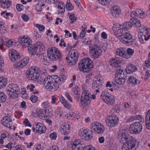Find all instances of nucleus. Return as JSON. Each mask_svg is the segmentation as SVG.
<instances>
[{
  "mask_svg": "<svg viewBox=\"0 0 150 150\" xmlns=\"http://www.w3.org/2000/svg\"><path fill=\"white\" fill-rule=\"evenodd\" d=\"M112 28L114 34L121 42L127 45L133 44L135 40L133 39L132 35L129 31L124 29L122 25L114 24Z\"/></svg>",
  "mask_w": 150,
  "mask_h": 150,
  "instance_id": "obj_1",
  "label": "nucleus"
},
{
  "mask_svg": "<svg viewBox=\"0 0 150 150\" xmlns=\"http://www.w3.org/2000/svg\"><path fill=\"white\" fill-rule=\"evenodd\" d=\"M119 140L123 144L122 150H135L136 141L133 137L126 133L119 134Z\"/></svg>",
  "mask_w": 150,
  "mask_h": 150,
  "instance_id": "obj_2",
  "label": "nucleus"
},
{
  "mask_svg": "<svg viewBox=\"0 0 150 150\" xmlns=\"http://www.w3.org/2000/svg\"><path fill=\"white\" fill-rule=\"evenodd\" d=\"M93 61L89 58L82 59L79 64V70L83 72H88L93 67Z\"/></svg>",
  "mask_w": 150,
  "mask_h": 150,
  "instance_id": "obj_3",
  "label": "nucleus"
},
{
  "mask_svg": "<svg viewBox=\"0 0 150 150\" xmlns=\"http://www.w3.org/2000/svg\"><path fill=\"white\" fill-rule=\"evenodd\" d=\"M6 90L9 96L11 98L15 99L18 97L20 89L16 84L12 83L7 87Z\"/></svg>",
  "mask_w": 150,
  "mask_h": 150,
  "instance_id": "obj_4",
  "label": "nucleus"
},
{
  "mask_svg": "<svg viewBox=\"0 0 150 150\" xmlns=\"http://www.w3.org/2000/svg\"><path fill=\"white\" fill-rule=\"evenodd\" d=\"M83 91L81 98L80 103L83 108L86 106L91 103V94L90 92L82 87Z\"/></svg>",
  "mask_w": 150,
  "mask_h": 150,
  "instance_id": "obj_5",
  "label": "nucleus"
},
{
  "mask_svg": "<svg viewBox=\"0 0 150 150\" xmlns=\"http://www.w3.org/2000/svg\"><path fill=\"white\" fill-rule=\"evenodd\" d=\"M39 69L37 67H33L29 68L26 72L27 78L29 80H36L39 76Z\"/></svg>",
  "mask_w": 150,
  "mask_h": 150,
  "instance_id": "obj_6",
  "label": "nucleus"
},
{
  "mask_svg": "<svg viewBox=\"0 0 150 150\" xmlns=\"http://www.w3.org/2000/svg\"><path fill=\"white\" fill-rule=\"evenodd\" d=\"M79 55L77 50H72L70 51L66 59L67 60L68 64L70 65L74 64L77 61Z\"/></svg>",
  "mask_w": 150,
  "mask_h": 150,
  "instance_id": "obj_7",
  "label": "nucleus"
},
{
  "mask_svg": "<svg viewBox=\"0 0 150 150\" xmlns=\"http://www.w3.org/2000/svg\"><path fill=\"white\" fill-rule=\"evenodd\" d=\"M78 133L81 139L86 141L90 140L93 137V132L89 129H81Z\"/></svg>",
  "mask_w": 150,
  "mask_h": 150,
  "instance_id": "obj_8",
  "label": "nucleus"
},
{
  "mask_svg": "<svg viewBox=\"0 0 150 150\" xmlns=\"http://www.w3.org/2000/svg\"><path fill=\"white\" fill-rule=\"evenodd\" d=\"M89 51L91 55L95 59L98 58L102 53L100 47L96 45H91L89 47Z\"/></svg>",
  "mask_w": 150,
  "mask_h": 150,
  "instance_id": "obj_9",
  "label": "nucleus"
},
{
  "mask_svg": "<svg viewBox=\"0 0 150 150\" xmlns=\"http://www.w3.org/2000/svg\"><path fill=\"white\" fill-rule=\"evenodd\" d=\"M28 47V50L31 54H35L36 50L38 48L40 52H43L45 51V46L43 44L40 42H38L35 44H30Z\"/></svg>",
  "mask_w": 150,
  "mask_h": 150,
  "instance_id": "obj_10",
  "label": "nucleus"
},
{
  "mask_svg": "<svg viewBox=\"0 0 150 150\" xmlns=\"http://www.w3.org/2000/svg\"><path fill=\"white\" fill-rule=\"evenodd\" d=\"M142 129V126L139 122H136L132 123L129 128V132L133 134H136L139 133Z\"/></svg>",
  "mask_w": 150,
  "mask_h": 150,
  "instance_id": "obj_11",
  "label": "nucleus"
},
{
  "mask_svg": "<svg viewBox=\"0 0 150 150\" xmlns=\"http://www.w3.org/2000/svg\"><path fill=\"white\" fill-rule=\"evenodd\" d=\"M118 117L115 115L107 116L105 120L106 125L110 127L116 126L119 122Z\"/></svg>",
  "mask_w": 150,
  "mask_h": 150,
  "instance_id": "obj_12",
  "label": "nucleus"
},
{
  "mask_svg": "<svg viewBox=\"0 0 150 150\" xmlns=\"http://www.w3.org/2000/svg\"><path fill=\"white\" fill-rule=\"evenodd\" d=\"M91 128L97 134L103 133L105 130V127L103 125L98 122H95L92 123Z\"/></svg>",
  "mask_w": 150,
  "mask_h": 150,
  "instance_id": "obj_13",
  "label": "nucleus"
},
{
  "mask_svg": "<svg viewBox=\"0 0 150 150\" xmlns=\"http://www.w3.org/2000/svg\"><path fill=\"white\" fill-rule=\"evenodd\" d=\"M32 130L33 132H36L41 134L46 132V128L42 124L38 122L33 125Z\"/></svg>",
  "mask_w": 150,
  "mask_h": 150,
  "instance_id": "obj_14",
  "label": "nucleus"
},
{
  "mask_svg": "<svg viewBox=\"0 0 150 150\" xmlns=\"http://www.w3.org/2000/svg\"><path fill=\"white\" fill-rule=\"evenodd\" d=\"M56 77H57L56 78L53 79L52 80V81L50 83V85H49L48 88H46L47 89H49V91H54L57 89L59 87L58 83L59 82L61 81V79L59 77H58L56 75Z\"/></svg>",
  "mask_w": 150,
  "mask_h": 150,
  "instance_id": "obj_15",
  "label": "nucleus"
},
{
  "mask_svg": "<svg viewBox=\"0 0 150 150\" xmlns=\"http://www.w3.org/2000/svg\"><path fill=\"white\" fill-rule=\"evenodd\" d=\"M9 56L10 59L14 62L20 58V56L18 53L14 49L10 50L9 51Z\"/></svg>",
  "mask_w": 150,
  "mask_h": 150,
  "instance_id": "obj_16",
  "label": "nucleus"
},
{
  "mask_svg": "<svg viewBox=\"0 0 150 150\" xmlns=\"http://www.w3.org/2000/svg\"><path fill=\"white\" fill-rule=\"evenodd\" d=\"M103 79L102 77H98L96 78V79L93 81L92 83V88L94 89L96 88L100 89L103 85Z\"/></svg>",
  "mask_w": 150,
  "mask_h": 150,
  "instance_id": "obj_17",
  "label": "nucleus"
},
{
  "mask_svg": "<svg viewBox=\"0 0 150 150\" xmlns=\"http://www.w3.org/2000/svg\"><path fill=\"white\" fill-rule=\"evenodd\" d=\"M71 126L69 124H67L61 126L60 130L61 133L65 135H67L70 132Z\"/></svg>",
  "mask_w": 150,
  "mask_h": 150,
  "instance_id": "obj_18",
  "label": "nucleus"
},
{
  "mask_svg": "<svg viewBox=\"0 0 150 150\" xmlns=\"http://www.w3.org/2000/svg\"><path fill=\"white\" fill-rule=\"evenodd\" d=\"M19 42L24 47H28L30 45L31 40L28 38H25L24 36L20 37L18 38Z\"/></svg>",
  "mask_w": 150,
  "mask_h": 150,
  "instance_id": "obj_19",
  "label": "nucleus"
},
{
  "mask_svg": "<svg viewBox=\"0 0 150 150\" xmlns=\"http://www.w3.org/2000/svg\"><path fill=\"white\" fill-rule=\"evenodd\" d=\"M11 116L9 115L3 117L1 120L3 125L8 128L11 129V126L10 123L12 122L11 119L10 118Z\"/></svg>",
  "mask_w": 150,
  "mask_h": 150,
  "instance_id": "obj_20",
  "label": "nucleus"
},
{
  "mask_svg": "<svg viewBox=\"0 0 150 150\" xmlns=\"http://www.w3.org/2000/svg\"><path fill=\"white\" fill-rule=\"evenodd\" d=\"M121 60L118 57H115L114 58H111L110 59L109 62L111 65L115 67H120Z\"/></svg>",
  "mask_w": 150,
  "mask_h": 150,
  "instance_id": "obj_21",
  "label": "nucleus"
},
{
  "mask_svg": "<svg viewBox=\"0 0 150 150\" xmlns=\"http://www.w3.org/2000/svg\"><path fill=\"white\" fill-rule=\"evenodd\" d=\"M110 13L112 16L114 18L118 17L121 13V11L119 7L117 6L113 7L111 10Z\"/></svg>",
  "mask_w": 150,
  "mask_h": 150,
  "instance_id": "obj_22",
  "label": "nucleus"
},
{
  "mask_svg": "<svg viewBox=\"0 0 150 150\" xmlns=\"http://www.w3.org/2000/svg\"><path fill=\"white\" fill-rule=\"evenodd\" d=\"M57 49V48L55 47H52L48 49L47 51V56L49 59L51 60L52 58H54L53 57Z\"/></svg>",
  "mask_w": 150,
  "mask_h": 150,
  "instance_id": "obj_23",
  "label": "nucleus"
},
{
  "mask_svg": "<svg viewBox=\"0 0 150 150\" xmlns=\"http://www.w3.org/2000/svg\"><path fill=\"white\" fill-rule=\"evenodd\" d=\"M127 82L129 84L136 86L139 84L140 81L136 77L130 76L128 78Z\"/></svg>",
  "mask_w": 150,
  "mask_h": 150,
  "instance_id": "obj_24",
  "label": "nucleus"
},
{
  "mask_svg": "<svg viewBox=\"0 0 150 150\" xmlns=\"http://www.w3.org/2000/svg\"><path fill=\"white\" fill-rule=\"evenodd\" d=\"M103 98V100L108 105H111L114 104L115 99L113 96L108 94V96Z\"/></svg>",
  "mask_w": 150,
  "mask_h": 150,
  "instance_id": "obj_25",
  "label": "nucleus"
},
{
  "mask_svg": "<svg viewBox=\"0 0 150 150\" xmlns=\"http://www.w3.org/2000/svg\"><path fill=\"white\" fill-rule=\"evenodd\" d=\"M118 76L120 79L122 78L125 80L127 79V73L124 70L119 69L117 70V73L115 74V76Z\"/></svg>",
  "mask_w": 150,
  "mask_h": 150,
  "instance_id": "obj_26",
  "label": "nucleus"
},
{
  "mask_svg": "<svg viewBox=\"0 0 150 150\" xmlns=\"http://www.w3.org/2000/svg\"><path fill=\"white\" fill-rule=\"evenodd\" d=\"M126 49L124 47L118 49L116 52V54L120 57L126 59Z\"/></svg>",
  "mask_w": 150,
  "mask_h": 150,
  "instance_id": "obj_27",
  "label": "nucleus"
},
{
  "mask_svg": "<svg viewBox=\"0 0 150 150\" xmlns=\"http://www.w3.org/2000/svg\"><path fill=\"white\" fill-rule=\"evenodd\" d=\"M145 123L146 128L150 130V110H148L146 113Z\"/></svg>",
  "mask_w": 150,
  "mask_h": 150,
  "instance_id": "obj_28",
  "label": "nucleus"
},
{
  "mask_svg": "<svg viewBox=\"0 0 150 150\" xmlns=\"http://www.w3.org/2000/svg\"><path fill=\"white\" fill-rule=\"evenodd\" d=\"M137 68L136 67L132 64H128L126 68L127 73L132 74L136 71Z\"/></svg>",
  "mask_w": 150,
  "mask_h": 150,
  "instance_id": "obj_29",
  "label": "nucleus"
},
{
  "mask_svg": "<svg viewBox=\"0 0 150 150\" xmlns=\"http://www.w3.org/2000/svg\"><path fill=\"white\" fill-rule=\"evenodd\" d=\"M1 2V6L5 8H8L12 5V2L10 0H0Z\"/></svg>",
  "mask_w": 150,
  "mask_h": 150,
  "instance_id": "obj_30",
  "label": "nucleus"
},
{
  "mask_svg": "<svg viewBox=\"0 0 150 150\" xmlns=\"http://www.w3.org/2000/svg\"><path fill=\"white\" fill-rule=\"evenodd\" d=\"M138 120L141 122H144V119L143 117L140 115H136L133 116L127 119L128 122H130L134 120Z\"/></svg>",
  "mask_w": 150,
  "mask_h": 150,
  "instance_id": "obj_31",
  "label": "nucleus"
},
{
  "mask_svg": "<svg viewBox=\"0 0 150 150\" xmlns=\"http://www.w3.org/2000/svg\"><path fill=\"white\" fill-rule=\"evenodd\" d=\"M138 37L141 42L143 43L144 42V40H147L150 38V35L146 36L145 35H143L142 32H139L138 34Z\"/></svg>",
  "mask_w": 150,
  "mask_h": 150,
  "instance_id": "obj_32",
  "label": "nucleus"
},
{
  "mask_svg": "<svg viewBox=\"0 0 150 150\" xmlns=\"http://www.w3.org/2000/svg\"><path fill=\"white\" fill-rule=\"evenodd\" d=\"M54 56L53 57V58H52L51 61H57L58 62H60L61 60L62 55L61 53L58 49L56 52V53H55V54H54Z\"/></svg>",
  "mask_w": 150,
  "mask_h": 150,
  "instance_id": "obj_33",
  "label": "nucleus"
},
{
  "mask_svg": "<svg viewBox=\"0 0 150 150\" xmlns=\"http://www.w3.org/2000/svg\"><path fill=\"white\" fill-rule=\"evenodd\" d=\"M29 60V58L28 57H26L23 59L21 61L19 62L17 64L18 67H23L26 66L28 63Z\"/></svg>",
  "mask_w": 150,
  "mask_h": 150,
  "instance_id": "obj_34",
  "label": "nucleus"
},
{
  "mask_svg": "<svg viewBox=\"0 0 150 150\" xmlns=\"http://www.w3.org/2000/svg\"><path fill=\"white\" fill-rule=\"evenodd\" d=\"M131 22L132 23V25L136 27H139L140 30H142V26L139 20L136 18H134L133 19H130Z\"/></svg>",
  "mask_w": 150,
  "mask_h": 150,
  "instance_id": "obj_35",
  "label": "nucleus"
},
{
  "mask_svg": "<svg viewBox=\"0 0 150 150\" xmlns=\"http://www.w3.org/2000/svg\"><path fill=\"white\" fill-rule=\"evenodd\" d=\"M52 78L50 76L49 77L47 76L45 78L43 82V83L46 88H48L49 85H50V83L52 81Z\"/></svg>",
  "mask_w": 150,
  "mask_h": 150,
  "instance_id": "obj_36",
  "label": "nucleus"
},
{
  "mask_svg": "<svg viewBox=\"0 0 150 150\" xmlns=\"http://www.w3.org/2000/svg\"><path fill=\"white\" fill-rule=\"evenodd\" d=\"M7 82V80L4 77H0V89L5 87Z\"/></svg>",
  "mask_w": 150,
  "mask_h": 150,
  "instance_id": "obj_37",
  "label": "nucleus"
},
{
  "mask_svg": "<svg viewBox=\"0 0 150 150\" xmlns=\"http://www.w3.org/2000/svg\"><path fill=\"white\" fill-rule=\"evenodd\" d=\"M132 23L131 19L129 21L125 22L123 23V27L126 30L131 29L132 27Z\"/></svg>",
  "mask_w": 150,
  "mask_h": 150,
  "instance_id": "obj_38",
  "label": "nucleus"
},
{
  "mask_svg": "<svg viewBox=\"0 0 150 150\" xmlns=\"http://www.w3.org/2000/svg\"><path fill=\"white\" fill-rule=\"evenodd\" d=\"M134 52L133 50L131 48H128L126 49V59H129L133 55Z\"/></svg>",
  "mask_w": 150,
  "mask_h": 150,
  "instance_id": "obj_39",
  "label": "nucleus"
},
{
  "mask_svg": "<svg viewBox=\"0 0 150 150\" xmlns=\"http://www.w3.org/2000/svg\"><path fill=\"white\" fill-rule=\"evenodd\" d=\"M115 81L116 83L120 85H122L124 83L125 81V79L118 77V76H115Z\"/></svg>",
  "mask_w": 150,
  "mask_h": 150,
  "instance_id": "obj_40",
  "label": "nucleus"
},
{
  "mask_svg": "<svg viewBox=\"0 0 150 150\" xmlns=\"http://www.w3.org/2000/svg\"><path fill=\"white\" fill-rule=\"evenodd\" d=\"M66 7L68 11L72 10L74 8V7L71 3H70V1L68 0L67 1L66 5Z\"/></svg>",
  "mask_w": 150,
  "mask_h": 150,
  "instance_id": "obj_41",
  "label": "nucleus"
},
{
  "mask_svg": "<svg viewBox=\"0 0 150 150\" xmlns=\"http://www.w3.org/2000/svg\"><path fill=\"white\" fill-rule=\"evenodd\" d=\"M6 100V96L3 92H0V103H4Z\"/></svg>",
  "mask_w": 150,
  "mask_h": 150,
  "instance_id": "obj_42",
  "label": "nucleus"
},
{
  "mask_svg": "<svg viewBox=\"0 0 150 150\" xmlns=\"http://www.w3.org/2000/svg\"><path fill=\"white\" fill-rule=\"evenodd\" d=\"M68 15L69 17V19L71 21V23H73L74 22L76 21L77 20V17L75 16V14L74 13L71 14L69 13H68Z\"/></svg>",
  "mask_w": 150,
  "mask_h": 150,
  "instance_id": "obj_43",
  "label": "nucleus"
},
{
  "mask_svg": "<svg viewBox=\"0 0 150 150\" xmlns=\"http://www.w3.org/2000/svg\"><path fill=\"white\" fill-rule=\"evenodd\" d=\"M1 15L3 16L6 18H7V17L10 16L11 17H13V14L11 13H6V11H5L2 12L1 13Z\"/></svg>",
  "mask_w": 150,
  "mask_h": 150,
  "instance_id": "obj_44",
  "label": "nucleus"
},
{
  "mask_svg": "<svg viewBox=\"0 0 150 150\" xmlns=\"http://www.w3.org/2000/svg\"><path fill=\"white\" fill-rule=\"evenodd\" d=\"M33 113H34L33 114V115H34L35 116H37L38 115H39V114L44 113V111L42 109H40L38 110V109H36L33 110Z\"/></svg>",
  "mask_w": 150,
  "mask_h": 150,
  "instance_id": "obj_45",
  "label": "nucleus"
},
{
  "mask_svg": "<svg viewBox=\"0 0 150 150\" xmlns=\"http://www.w3.org/2000/svg\"><path fill=\"white\" fill-rule=\"evenodd\" d=\"M82 142L80 139H76L74 141L72 145L75 146H83Z\"/></svg>",
  "mask_w": 150,
  "mask_h": 150,
  "instance_id": "obj_46",
  "label": "nucleus"
},
{
  "mask_svg": "<svg viewBox=\"0 0 150 150\" xmlns=\"http://www.w3.org/2000/svg\"><path fill=\"white\" fill-rule=\"evenodd\" d=\"M61 103L64 107L67 108H69L70 106L68 103L63 97H62V99Z\"/></svg>",
  "mask_w": 150,
  "mask_h": 150,
  "instance_id": "obj_47",
  "label": "nucleus"
},
{
  "mask_svg": "<svg viewBox=\"0 0 150 150\" xmlns=\"http://www.w3.org/2000/svg\"><path fill=\"white\" fill-rule=\"evenodd\" d=\"M58 8L59 9V10L58 12V13H63L65 11V6H64V5L61 6L60 4H59L58 6Z\"/></svg>",
  "mask_w": 150,
  "mask_h": 150,
  "instance_id": "obj_48",
  "label": "nucleus"
},
{
  "mask_svg": "<svg viewBox=\"0 0 150 150\" xmlns=\"http://www.w3.org/2000/svg\"><path fill=\"white\" fill-rule=\"evenodd\" d=\"M120 108L118 105H116L113 107V109L111 110V112L113 113L116 112L118 113L120 111Z\"/></svg>",
  "mask_w": 150,
  "mask_h": 150,
  "instance_id": "obj_49",
  "label": "nucleus"
},
{
  "mask_svg": "<svg viewBox=\"0 0 150 150\" xmlns=\"http://www.w3.org/2000/svg\"><path fill=\"white\" fill-rule=\"evenodd\" d=\"M72 91L73 93L76 95H79L80 93V92L79 90L78 86L77 85L75 86V88H73Z\"/></svg>",
  "mask_w": 150,
  "mask_h": 150,
  "instance_id": "obj_50",
  "label": "nucleus"
},
{
  "mask_svg": "<svg viewBox=\"0 0 150 150\" xmlns=\"http://www.w3.org/2000/svg\"><path fill=\"white\" fill-rule=\"evenodd\" d=\"M15 150H26L25 147L22 145H18L14 147Z\"/></svg>",
  "mask_w": 150,
  "mask_h": 150,
  "instance_id": "obj_51",
  "label": "nucleus"
},
{
  "mask_svg": "<svg viewBox=\"0 0 150 150\" xmlns=\"http://www.w3.org/2000/svg\"><path fill=\"white\" fill-rule=\"evenodd\" d=\"M43 59L42 61V63L43 64L45 65H47V64L49 63L50 61H51V59H49L48 58V57H45L43 56Z\"/></svg>",
  "mask_w": 150,
  "mask_h": 150,
  "instance_id": "obj_52",
  "label": "nucleus"
},
{
  "mask_svg": "<svg viewBox=\"0 0 150 150\" xmlns=\"http://www.w3.org/2000/svg\"><path fill=\"white\" fill-rule=\"evenodd\" d=\"M83 150H95L94 148L92 146L89 145L85 146L83 147Z\"/></svg>",
  "mask_w": 150,
  "mask_h": 150,
  "instance_id": "obj_53",
  "label": "nucleus"
},
{
  "mask_svg": "<svg viewBox=\"0 0 150 150\" xmlns=\"http://www.w3.org/2000/svg\"><path fill=\"white\" fill-rule=\"evenodd\" d=\"M38 98L37 96L32 95L30 98V100L32 102L35 103L38 100Z\"/></svg>",
  "mask_w": 150,
  "mask_h": 150,
  "instance_id": "obj_54",
  "label": "nucleus"
},
{
  "mask_svg": "<svg viewBox=\"0 0 150 150\" xmlns=\"http://www.w3.org/2000/svg\"><path fill=\"white\" fill-rule=\"evenodd\" d=\"M108 94H109L107 90H105L103 91L101 93L100 96L102 99L103 100V98H105L106 96H108Z\"/></svg>",
  "mask_w": 150,
  "mask_h": 150,
  "instance_id": "obj_55",
  "label": "nucleus"
},
{
  "mask_svg": "<svg viewBox=\"0 0 150 150\" xmlns=\"http://www.w3.org/2000/svg\"><path fill=\"white\" fill-rule=\"evenodd\" d=\"M83 146L72 145V150H82Z\"/></svg>",
  "mask_w": 150,
  "mask_h": 150,
  "instance_id": "obj_56",
  "label": "nucleus"
},
{
  "mask_svg": "<svg viewBox=\"0 0 150 150\" xmlns=\"http://www.w3.org/2000/svg\"><path fill=\"white\" fill-rule=\"evenodd\" d=\"M16 7L17 10L19 11L23 10L24 9L23 6L20 4H17L16 6Z\"/></svg>",
  "mask_w": 150,
  "mask_h": 150,
  "instance_id": "obj_57",
  "label": "nucleus"
},
{
  "mask_svg": "<svg viewBox=\"0 0 150 150\" xmlns=\"http://www.w3.org/2000/svg\"><path fill=\"white\" fill-rule=\"evenodd\" d=\"M6 46L7 47H10L13 45H15L14 44L13 42L11 40H8L6 43Z\"/></svg>",
  "mask_w": 150,
  "mask_h": 150,
  "instance_id": "obj_58",
  "label": "nucleus"
},
{
  "mask_svg": "<svg viewBox=\"0 0 150 150\" xmlns=\"http://www.w3.org/2000/svg\"><path fill=\"white\" fill-rule=\"evenodd\" d=\"M86 29V28H84L83 29H82L80 33V38H83L85 37L86 33L85 31Z\"/></svg>",
  "mask_w": 150,
  "mask_h": 150,
  "instance_id": "obj_59",
  "label": "nucleus"
},
{
  "mask_svg": "<svg viewBox=\"0 0 150 150\" xmlns=\"http://www.w3.org/2000/svg\"><path fill=\"white\" fill-rule=\"evenodd\" d=\"M67 115V117L68 119L74 120V119L75 118V114L74 113H69V115Z\"/></svg>",
  "mask_w": 150,
  "mask_h": 150,
  "instance_id": "obj_60",
  "label": "nucleus"
},
{
  "mask_svg": "<svg viewBox=\"0 0 150 150\" xmlns=\"http://www.w3.org/2000/svg\"><path fill=\"white\" fill-rule=\"evenodd\" d=\"M144 29H145V30H144V31H145L146 35H147V36H148L149 35H150V30H149V31L148 29L146 28V27L142 26L141 30H144Z\"/></svg>",
  "mask_w": 150,
  "mask_h": 150,
  "instance_id": "obj_61",
  "label": "nucleus"
},
{
  "mask_svg": "<svg viewBox=\"0 0 150 150\" xmlns=\"http://www.w3.org/2000/svg\"><path fill=\"white\" fill-rule=\"evenodd\" d=\"M49 106V103L47 101L44 102L41 104L42 107L44 109L47 108Z\"/></svg>",
  "mask_w": 150,
  "mask_h": 150,
  "instance_id": "obj_62",
  "label": "nucleus"
},
{
  "mask_svg": "<svg viewBox=\"0 0 150 150\" xmlns=\"http://www.w3.org/2000/svg\"><path fill=\"white\" fill-rule=\"evenodd\" d=\"M99 3L101 4L104 5H106L108 3V0H98Z\"/></svg>",
  "mask_w": 150,
  "mask_h": 150,
  "instance_id": "obj_63",
  "label": "nucleus"
},
{
  "mask_svg": "<svg viewBox=\"0 0 150 150\" xmlns=\"http://www.w3.org/2000/svg\"><path fill=\"white\" fill-rule=\"evenodd\" d=\"M36 27L38 28L40 31H42L44 30L45 29V27L44 25L38 24L36 25Z\"/></svg>",
  "mask_w": 150,
  "mask_h": 150,
  "instance_id": "obj_64",
  "label": "nucleus"
}]
</instances>
